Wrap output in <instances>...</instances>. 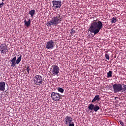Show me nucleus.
<instances>
[{
    "label": "nucleus",
    "mask_w": 126,
    "mask_h": 126,
    "mask_svg": "<svg viewBox=\"0 0 126 126\" xmlns=\"http://www.w3.org/2000/svg\"><path fill=\"white\" fill-rule=\"evenodd\" d=\"M103 28V23L101 21H93L90 26L89 31L91 33H94V35L98 34Z\"/></svg>",
    "instance_id": "nucleus-1"
},
{
    "label": "nucleus",
    "mask_w": 126,
    "mask_h": 126,
    "mask_svg": "<svg viewBox=\"0 0 126 126\" xmlns=\"http://www.w3.org/2000/svg\"><path fill=\"white\" fill-rule=\"evenodd\" d=\"M63 17L60 14H57L56 16L51 18V20L46 23L47 27H52V26H57L58 24L62 22Z\"/></svg>",
    "instance_id": "nucleus-2"
},
{
    "label": "nucleus",
    "mask_w": 126,
    "mask_h": 126,
    "mask_svg": "<svg viewBox=\"0 0 126 126\" xmlns=\"http://www.w3.org/2000/svg\"><path fill=\"white\" fill-rule=\"evenodd\" d=\"M114 93L122 92L126 93V85L121 84H115L113 86Z\"/></svg>",
    "instance_id": "nucleus-3"
},
{
    "label": "nucleus",
    "mask_w": 126,
    "mask_h": 126,
    "mask_svg": "<svg viewBox=\"0 0 126 126\" xmlns=\"http://www.w3.org/2000/svg\"><path fill=\"white\" fill-rule=\"evenodd\" d=\"M22 58V56H20L17 59H16V56L14 57L10 61V66L11 67H15L16 64H19V63L21 62V59Z\"/></svg>",
    "instance_id": "nucleus-4"
},
{
    "label": "nucleus",
    "mask_w": 126,
    "mask_h": 126,
    "mask_svg": "<svg viewBox=\"0 0 126 126\" xmlns=\"http://www.w3.org/2000/svg\"><path fill=\"white\" fill-rule=\"evenodd\" d=\"M51 77H53L54 76H59L60 74V67L59 66L57 65H53L52 66V70H51Z\"/></svg>",
    "instance_id": "nucleus-5"
},
{
    "label": "nucleus",
    "mask_w": 126,
    "mask_h": 126,
    "mask_svg": "<svg viewBox=\"0 0 126 126\" xmlns=\"http://www.w3.org/2000/svg\"><path fill=\"white\" fill-rule=\"evenodd\" d=\"M33 81L34 85L40 86L42 84V82H43V78L41 75H36L33 77Z\"/></svg>",
    "instance_id": "nucleus-6"
},
{
    "label": "nucleus",
    "mask_w": 126,
    "mask_h": 126,
    "mask_svg": "<svg viewBox=\"0 0 126 126\" xmlns=\"http://www.w3.org/2000/svg\"><path fill=\"white\" fill-rule=\"evenodd\" d=\"M51 97L53 101L58 102V101L62 99V94H60V93L52 92L51 93Z\"/></svg>",
    "instance_id": "nucleus-7"
},
{
    "label": "nucleus",
    "mask_w": 126,
    "mask_h": 126,
    "mask_svg": "<svg viewBox=\"0 0 126 126\" xmlns=\"http://www.w3.org/2000/svg\"><path fill=\"white\" fill-rule=\"evenodd\" d=\"M0 52L1 55H6L8 53V49H7V46L5 44H1L0 45Z\"/></svg>",
    "instance_id": "nucleus-8"
},
{
    "label": "nucleus",
    "mask_w": 126,
    "mask_h": 126,
    "mask_svg": "<svg viewBox=\"0 0 126 126\" xmlns=\"http://www.w3.org/2000/svg\"><path fill=\"white\" fill-rule=\"evenodd\" d=\"M53 9H58L62 7V1L53 0L52 1Z\"/></svg>",
    "instance_id": "nucleus-9"
},
{
    "label": "nucleus",
    "mask_w": 126,
    "mask_h": 126,
    "mask_svg": "<svg viewBox=\"0 0 126 126\" xmlns=\"http://www.w3.org/2000/svg\"><path fill=\"white\" fill-rule=\"evenodd\" d=\"M89 110L91 111H94V112H97L100 110V107L98 105H94L93 103H91L89 104L88 107Z\"/></svg>",
    "instance_id": "nucleus-10"
},
{
    "label": "nucleus",
    "mask_w": 126,
    "mask_h": 126,
    "mask_svg": "<svg viewBox=\"0 0 126 126\" xmlns=\"http://www.w3.org/2000/svg\"><path fill=\"white\" fill-rule=\"evenodd\" d=\"M54 47H55V42L53 40H49L47 42L46 45V49L48 50L54 49Z\"/></svg>",
    "instance_id": "nucleus-11"
},
{
    "label": "nucleus",
    "mask_w": 126,
    "mask_h": 126,
    "mask_svg": "<svg viewBox=\"0 0 126 126\" xmlns=\"http://www.w3.org/2000/svg\"><path fill=\"white\" fill-rule=\"evenodd\" d=\"M72 122V118L69 116H66L64 120V123L66 126H68V124H70Z\"/></svg>",
    "instance_id": "nucleus-12"
},
{
    "label": "nucleus",
    "mask_w": 126,
    "mask_h": 126,
    "mask_svg": "<svg viewBox=\"0 0 126 126\" xmlns=\"http://www.w3.org/2000/svg\"><path fill=\"white\" fill-rule=\"evenodd\" d=\"M4 90H5V83L0 82V92H3Z\"/></svg>",
    "instance_id": "nucleus-13"
},
{
    "label": "nucleus",
    "mask_w": 126,
    "mask_h": 126,
    "mask_svg": "<svg viewBox=\"0 0 126 126\" xmlns=\"http://www.w3.org/2000/svg\"><path fill=\"white\" fill-rule=\"evenodd\" d=\"M100 100V95H96L94 96V98L92 100V103H94V102H96V101Z\"/></svg>",
    "instance_id": "nucleus-14"
},
{
    "label": "nucleus",
    "mask_w": 126,
    "mask_h": 126,
    "mask_svg": "<svg viewBox=\"0 0 126 126\" xmlns=\"http://www.w3.org/2000/svg\"><path fill=\"white\" fill-rule=\"evenodd\" d=\"M35 10H34V9L31 10V11H30L29 12V14H30V15H31V17H32V18H33L34 17V15H35Z\"/></svg>",
    "instance_id": "nucleus-15"
},
{
    "label": "nucleus",
    "mask_w": 126,
    "mask_h": 126,
    "mask_svg": "<svg viewBox=\"0 0 126 126\" xmlns=\"http://www.w3.org/2000/svg\"><path fill=\"white\" fill-rule=\"evenodd\" d=\"M24 23L25 26H27V27H29V26L30 25V23H31V20H30V19H29L28 21H26V20H25L24 21Z\"/></svg>",
    "instance_id": "nucleus-16"
},
{
    "label": "nucleus",
    "mask_w": 126,
    "mask_h": 126,
    "mask_svg": "<svg viewBox=\"0 0 126 126\" xmlns=\"http://www.w3.org/2000/svg\"><path fill=\"white\" fill-rule=\"evenodd\" d=\"M112 74H113V72L112 71H109L107 73V78H110V77H112Z\"/></svg>",
    "instance_id": "nucleus-17"
},
{
    "label": "nucleus",
    "mask_w": 126,
    "mask_h": 126,
    "mask_svg": "<svg viewBox=\"0 0 126 126\" xmlns=\"http://www.w3.org/2000/svg\"><path fill=\"white\" fill-rule=\"evenodd\" d=\"M26 70H27V73L28 74H30V70H31V69H30V66L29 65H28L27 66Z\"/></svg>",
    "instance_id": "nucleus-18"
},
{
    "label": "nucleus",
    "mask_w": 126,
    "mask_h": 126,
    "mask_svg": "<svg viewBox=\"0 0 126 126\" xmlns=\"http://www.w3.org/2000/svg\"><path fill=\"white\" fill-rule=\"evenodd\" d=\"M57 90L59 92H60L61 93H63L64 90H63V89L62 88H60L59 87L57 89Z\"/></svg>",
    "instance_id": "nucleus-19"
},
{
    "label": "nucleus",
    "mask_w": 126,
    "mask_h": 126,
    "mask_svg": "<svg viewBox=\"0 0 126 126\" xmlns=\"http://www.w3.org/2000/svg\"><path fill=\"white\" fill-rule=\"evenodd\" d=\"M76 32L75 31L73 30V29L71 30V32H70V35L72 36H73V35H75Z\"/></svg>",
    "instance_id": "nucleus-20"
},
{
    "label": "nucleus",
    "mask_w": 126,
    "mask_h": 126,
    "mask_svg": "<svg viewBox=\"0 0 126 126\" xmlns=\"http://www.w3.org/2000/svg\"><path fill=\"white\" fill-rule=\"evenodd\" d=\"M116 22H117V19H116L115 17H113L112 19L111 23H116Z\"/></svg>",
    "instance_id": "nucleus-21"
},
{
    "label": "nucleus",
    "mask_w": 126,
    "mask_h": 126,
    "mask_svg": "<svg viewBox=\"0 0 126 126\" xmlns=\"http://www.w3.org/2000/svg\"><path fill=\"white\" fill-rule=\"evenodd\" d=\"M105 58L106 60H110V56L107 54H105Z\"/></svg>",
    "instance_id": "nucleus-22"
},
{
    "label": "nucleus",
    "mask_w": 126,
    "mask_h": 126,
    "mask_svg": "<svg viewBox=\"0 0 126 126\" xmlns=\"http://www.w3.org/2000/svg\"><path fill=\"white\" fill-rule=\"evenodd\" d=\"M68 126H74V123H73V122L72 121V122L68 124Z\"/></svg>",
    "instance_id": "nucleus-23"
},
{
    "label": "nucleus",
    "mask_w": 126,
    "mask_h": 126,
    "mask_svg": "<svg viewBox=\"0 0 126 126\" xmlns=\"http://www.w3.org/2000/svg\"><path fill=\"white\" fill-rule=\"evenodd\" d=\"M119 123H120V125H121V126H125V123H124V122L123 121H120Z\"/></svg>",
    "instance_id": "nucleus-24"
},
{
    "label": "nucleus",
    "mask_w": 126,
    "mask_h": 126,
    "mask_svg": "<svg viewBox=\"0 0 126 126\" xmlns=\"http://www.w3.org/2000/svg\"><path fill=\"white\" fill-rule=\"evenodd\" d=\"M3 4H4V3H3V1H2L1 3H0V8H1V7H2V6H3Z\"/></svg>",
    "instance_id": "nucleus-25"
},
{
    "label": "nucleus",
    "mask_w": 126,
    "mask_h": 126,
    "mask_svg": "<svg viewBox=\"0 0 126 126\" xmlns=\"http://www.w3.org/2000/svg\"><path fill=\"white\" fill-rule=\"evenodd\" d=\"M2 99V94H0V100Z\"/></svg>",
    "instance_id": "nucleus-26"
},
{
    "label": "nucleus",
    "mask_w": 126,
    "mask_h": 126,
    "mask_svg": "<svg viewBox=\"0 0 126 126\" xmlns=\"http://www.w3.org/2000/svg\"><path fill=\"white\" fill-rule=\"evenodd\" d=\"M1 76V73L0 72V77Z\"/></svg>",
    "instance_id": "nucleus-27"
},
{
    "label": "nucleus",
    "mask_w": 126,
    "mask_h": 126,
    "mask_svg": "<svg viewBox=\"0 0 126 126\" xmlns=\"http://www.w3.org/2000/svg\"><path fill=\"white\" fill-rule=\"evenodd\" d=\"M2 0V1H4V0Z\"/></svg>",
    "instance_id": "nucleus-28"
}]
</instances>
